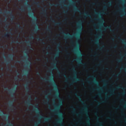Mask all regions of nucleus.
I'll use <instances>...</instances> for the list:
<instances>
[{"label":"nucleus","instance_id":"obj_1","mask_svg":"<svg viewBox=\"0 0 126 126\" xmlns=\"http://www.w3.org/2000/svg\"><path fill=\"white\" fill-rule=\"evenodd\" d=\"M80 24L78 25V28H81L82 30H83V20H81V22H79Z\"/></svg>","mask_w":126,"mask_h":126},{"label":"nucleus","instance_id":"obj_2","mask_svg":"<svg viewBox=\"0 0 126 126\" xmlns=\"http://www.w3.org/2000/svg\"><path fill=\"white\" fill-rule=\"evenodd\" d=\"M74 73H75V76L77 78H78V79H79L80 78V77H79V76H78V72H77V71H76V69H75V67L74 66Z\"/></svg>","mask_w":126,"mask_h":126},{"label":"nucleus","instance_id":"obj_3","mask_svg":"<svg viewBox=\"0 0 126 126\" xmlns=\"http://www.w3.org/2000/svg\"><path fill=\"white\" fill-rule=\"evenodd\" d=\"M43 13L42 14H44L45 17H48V13L47 12V9L45 10L44 8H42Z\"/></svg>","mask_w":126,"mask_h":126},{"label":"nucleus","instance_id":"obj_4","mask_svg":"<svg viewBox=\"0 0 126 126\" xmlns=\"http://www.w3.org/2000/svg\"><path fill=\"white\" fill-rule=\"evenodd\" d=\"M110 94H111L112 95H114V94H116V92L115 90L111 89H110Z\"/></svg>","mask_w":126,"mask_h":126},{"label":"nucleus","instance_id":"obj_5","mask_svg":"<svg viewBox=\"0 0 126 126\" xmlns=\"http://www.w3.org/2000/svg\"><path fill=\"white\" fill-rule=\"evenodd\" d=\"M68 49V47H66L65 52H66L67 55H68V56H70V55H71V53L67 51V49Z\"/></svg>","mask_w":126,"mask_h":126},{"label":"nucleus","instance_id":"obj_6","mask_svg":"<svg viewBox=\"0 0 126 126\" xmlns=\"http://www.w3.org/2000/svg\"><path fill=\"white\" fill-rule=\"evenodd\" d=\"M78 43L79 45L80 52H81V44L80 43V39L78 40Z\"/></svg>","mask_w":126,"mask_h":126},{"label":"nucleus","instance_id":"obj_7","mask_svg":"<svg viewBox=\"0 0 126 126\" xmlns=\"http://www.w3.org/2000/svg\"><path fill=\"white\" fill-rule=\"evenodd\" d=\"M85 107L86 108H87L88 110V112H87V114H88V117H89V119H90V115H89V108L88 107V106H87V105H85Z\"/></svg>","mask_w":126,"mask_h":126},{"label":"nucleus","instance_id":"obj_8","mask_svg":"<svg viewBox=\"0 0 126 126\" xmlns=\"http://www.w3.org/2000/svg\"><path fill=\"white\" fill-rule=\"evenodd\" d=\"M73 5H75V6L76 7V8H75V11H76V10H79L80 11V9L77 8L78 7H77V5H76V3H74L73 4Z\"/></svg>","mask_w":126,"mask_h":126},{"label":"nucleus","instance_id":"obj_9","mask_svg":"<svg viewBox=\"0 0 126 126\" xmlns=\"http://www.w3.org/2000/svg\"><path fill=\"white\" fill-rule=\"evenodd\" d=\"M103 82H104L105 83H106V87H107V85H108L109 84V81L108 80H104L103 81Z\"/></svg>","mask_w":126,"mask_h":126},{"label":"nucleus","instance_id":"obj_10","mask_svg":"<svg viewBox=\"0 0 126 126\" xmlns=\"http://www.w3.org/2000/svg\"><path fill=\"white\" fill-rule=\"evenodd\" d=\"M71 108H72L73 109H74L75 110V112H74L75 114H78L77 111H76V110H75V107H74V105H71Z\"/></svg>","mask_w":126,"mask_h":126},{"label":"nucleus","instance_id":"obj_11","mask_svg":"<svg viewBox=\"0 0 126 126\" xmlns=\"http://www.w3.org/2000/svg\"><path fill=\"white\" fill-rule=\"evenodd\" d=\"M16 24H17V25H19V28H20V29H23V27H22L21 26H20V23H16Z\"/></svg>","mask_w":126,"mask_h":126},{"label":"nucleus","instance_id":"obj_12","mask_svg":"<svg viewBox=\"0 0 126 126\" xmlns=\"http://www.w3.org/2000/svg\"><path fill=\"white\" fill-rule=\"evenodd\" d=\"M10 15H11L10 18L12 19V20H13V19H14V15L12 14V12H11Z\"/></svg>","mask_w":126,"mask_h":126},{"label":"nucleus","instance_id":"obj_13","mask_svg":"<svg viewBox=\"0 0 126 126\" xmlns=\"http://www.w3.org/2000/svg\"><path fill=\"white\" fill-rule=\"evenodd\" d=\"M55 44H56V45L58 46V48H60V47H61L62 45V43H61V42H59V43H57V42H55Z\"/></svg>","mask_w":126,"mask_h":126},{"label":"nucleus","instance_id":"obj_14","mask_svg":"<svg viewBox=\"0 0 126 126\" xmlns=\"http://www.w3.org/2000/svg\"><path fill=\"white\" fill-rule=\"evenodd\" d=\"M4 37H7V38H9V37H10V35L8 34V33H5L4 34Z\"/></svg>","mask_w":126,"mask_h":126},{"label":"nucleus","instance_id":"obj_15","mask_svg":"<svg viewBox=\"0 0 126 126\" xmlns=\"http://www.w3.org/2000/svg\"><path fill=\"white\" fill-rule=\"evenodd\" d=\"M36 39H38V41H42V42H43V39H41L39 35H38V37L36 38Z\"/></svg>","mask_w":126,"mask_h":126},{"label":"nucleus","instance_id":"obj_16","mask_svg":"<svg viewBox=\"0 0 126 126\" xmlns=\"http://www.w3.org/2000/svg\"><path fill=\"white\" fill-rule=\"evenodd\" d=\"M80 61H81L82 63H83V64H84L85 66H86L87 63H83V61H82V59H80Z\"/></svg>","mask_w":126,"mask_h":126},{"label":"nucleus","instance_id":"obj_17","mask_svg":"<svg viewBox=\"0 0 126 126\" xmlns=\"http://www.w3.org/2000/svg\"><path fill=\"white\" fill-rule=\"evenodd\" d=\"M60 29H61V30H62V32H63V34H64L65 32H64V31H63V27H61L60 28Z\"/></svg>","mask_w":126,"mask_h":126},{"label":"nucleus","instance_id":"obj_18","mask_svg":"<svg viewBox=\"0 0 126 126\" xmlns=\"http://www.w3.org/2000/svg\"><path fill=\"white\" fill-rule=\"evenodd\" d=\"M100 15L101 16V19L103 21H105V19H104V17H103V14H101Z\"/></svg>","mask_w":126,"mask_h":126},{"label":"nucleus","instance_id":"obj_19","mask_svg":"<svg viewBox=\"0 0 126 126\" xmlns=\"http://www.w3.org/2000/svg\"><path fill=\"white\" fill-rule=\"evenodd\" d=\"M26 89H27V90H28L29 92H30V88L27 86L26 87Z\"/></svg>","mask_w":126,"mask_h":126},{"label":"nucleus","instance_id":"obj_20","mask_svg":"<svg viewBox=\"0 0 126 126\" xmlns=\"http://www.w3.org/2000/svg\"><path fill=\"white\" fill-rule=\"evenodd\" d=\"M55 104H56V107H60V104H59V103H56V101H55Z\"/></svg>","mask_w":126,"mask_h":126},{"label":"nucleus","instance_id":"obj_21","mask_svg":"<svg viewBox=\"0 0 126 126\" xmlns=\"http://www.w3.org/2000/svg\"><path fill=\"white\" fill-rule=\"evenodd\" d=\"M48 31H49L50 32H51V33H53V32L51 31V29H50V28H48Z\"/></svg>","mask_w":126,"mask_h":126},{"label":"nucleus","instance_id":"obj_22","mask_svg":"<svg viewBox=\"0 0 126 126\" xmlns=\"http://www.w3.org/2000/svg\"><path fill=\"white\" fill-rule=\"evenodd\" d=\"M85 14H86V15H89V12H88V11H86L85 12Z\"/></svg>","mask_w":126,"mask_h":126},{"label":"nucleus","instance_id":"obj_23","mask_svg":"<svg viewBox=\"0 0 126 126\" xmlns=\"http://www.w3.org/2000/svg\"><path fill=\"white\" fill-rule=\"evenodd\" d=\"M100 96L101 97V99L102 100V101H103L104 102H105V99H104V98H103V97H102V94H100Z\"/></svg>","mask_w":126,"mask_h":126},{"label":"nucleus","instance_id":"obj_24","mask_svg":"<svg viewBox=\"0 0 126 126\" xmlns=\"http://www.w3.org/2000/svg\"><path fill=\"white\" fill-rule=\"evenodd\" d=\"M47 99H48V101L47 102V104H49V101H50V98H49V97L47 96Z\"/></svg>","mask_w":126,"mask_h":126},{"label":"nucleus","instance_id":"obj_25","mask_svg":"<svg viewBox=\"0 0 126 126\" xmlns=\"http://www.w3.org/2000/svg\"><path fill=\"white\" fill-rule=\"evenodd\" d=\"M108 4L109 5H112V4H113V2H111V3L110 2H109Z\"/></svg>","mask_w":126,"mask_h":126},{"label":"nucleus","instance_id":"obj_26","mask_svg":"<svg viewBox=\"0 0 126 126\" xmlns=\"http://www.w3.org/2000/svg\"><path fill=\"white\" fill-rule=\"evenodd\" d=\"M118 47V44H116L115 46H114V48L115 49H117V47Z\"/></svg>","mask_w":126,"mask_h":126},{"label":"nucleus","instance_id":"obj_27","mask_svg":"<svg viewBox=\"0 0 126 126\" xmlns=\"http://www.w3.org/2000/svg\"><path fill=\"white\" fill-rule=\"evenodd\" d=\"M61 126H64V124L63 123V122H62Z\"/></svg>","mask_w":126,"mask_h":126},{"label":"nucleus","instance_id":"obj_28","mask_svg":"<svg viewBox=\"0 0 126 126\" xmlns=\"http://www.w3.org/2000/svg\"><path fill=\"white\" fill-rule=\"evenodd\" d=\"M91 30L92 31L91 32V34L92 35V34H93V32H92V31H93V30L92 29V28H91Z\"/></svg>","mask_w":126,"mask_h":126},{"label":"nucleus","instance_id":"obj_29","mask_svg":"<svg viewBox=\"0 0 126 126\" xmlns=\"http://www.w3.org/2000/svg\"><path fill=\"white\" fill-rule=\"evenodd\" d=\"M38 3H39V2H36V1H34V4H38Z\"/></svg>","mask_w":126,"mask_h":126},{"label":"nucleus","instance_id":"obj_30","mask_svg":"<svg viewBox=\"0 0 126 126\" xmlns=\"http://www.w3.org/2000/svg\"><path fill=\"white\" fill-rule=\"evenodd\" d=\"M123 40H124L125 43H126V38H123Z\"/></svg>","mask_w":126,"mask_h":126},{"label":"nucleus","instance_id":"obj_31","mask_svg":"<svg viewBox=\"0 0 126 126\" xmlns=\"http://www.w3.org/2000/svg\"><path fill=\"white\" fill-rule=\"evenodd\" d=\"M11 106H12V107H13V108H15V106H14V105H13V104H12Z\"/></svg>","mask_w":126,"mask_h":126},{"label":"nucleus","instance_id":"obj_32","mask_svg":"<svg viewBox=\"0 0 126 126\" xmlns=\"http://www.w3.org/2000/svg\"><path fill=\"white\" fill-rule=\"evenodd\" d=\"M99 36H102V33H99L98 34Z\"/></svg>","mask_w":126,"mask_h":126},{"label":"nucleus","instance_id":"obj_33","mask_svg":"<svg viewBox=\"0 0 126 126\" xmlns=\"http://www.w3.org/2000/svg\"><path fill=\"white\" fill-rule=\"evenodd\" d=\"M118 62H123V59L120 60H118Z\"/></svg>","mask_w":126,"mask_h":126},{"label":"nucleus","instance_id":"obj_34","mask_svg":"<svg viewBox=\"0 0 126 126\" xmlns=\"http://www.w3.org/2000/svg\"><path fill=\"white\" fill-rule=\"evenodd\" d=\"M38 105L37 106H35V108H36V109H38V110H39V107H38Z\"/></svg>","mask_w":126,"mask_h":126},{"label":"nucleus","instance_id":"obj_35","mask_svg":"<svg viewBox=\"0 0 126 126\" xmlns=\"http://www.w3.org/2000/svg\"><path fill=\"white\" fill-rule=\"evenodd\" d=\"M82 84L83 85H85V84H84V83H83V81H82Z\"/></svg>","mask_w":126,"mask_h":126},{"label":"nucleus","instance_id":"obj_36","mask_svg":"<svg viewBox=\"0 0 126 126\" xmlns=\"http://www.w3.org/2000/svg\"><path fill=\"white\" fill-rule=\"evenodd\" d=\"M66 82H67L68 83H69V82H68V80L67 79V78H66Z\"/></svg>","mask_w":126,"mask_h":126},{"label":"nucleus","instance_id":"obj_37","mask_svg":"<svg viewBox=\"0 0 126 126\" xmlns=\"http://www.w3.org/2000/svg\"><path fill=\"white\" fill-rule=\"evenodd\" d=\"M59 112H60V113H63V112L62 111V110H61V109H59Z\"/></svg>","mask_w":126,"mask_h":126},{"label":"nucleus","instance_id":"obj_38","mask_svg":"<svg viewBox=\"0 0 126 126\" xmlns=\"http://www.w3.org/2000/svg\"><path fill=\"white\" fill-rule=\"evenodd\" d=\"M119 40H122V37H121V36H119Z\"/></svg>","mask_w":126,"mask_h":126},{"label":"nucleus","instance_id":"obj_39","mask_svg":"<svg viewBox=\"0 0 126 126\" xmlns=\"http://www.w3.org/2000/svg\"><path fill=\"white\" fill-rule=\"evenodd\" d=\"M63 74V75H64V76H65V78H66V74L64 73V74Z\"/></svg>","mask_w":126,"mask_h":126},{"label":"nucleus","instance_id":"obj_40","mask_svg":"<svg viewBox=\"0 0 126 126\" xmlns=\"http://www.w3.org/2000/svg\"><path fill=\"white\" fill-rule=\"evenodd\" d=\"M68 97L69 98H72V97L70 95H68Z\"/></svg>","mask_w":126,"mask_h":126},{"label":"nucleus","instance_id":"obj_41","mask_svg":"<svg viewBox=\"0 0 126 126\" xmlns=\"http://www.w3.org/2000/svg\"><path fill=\"white\" fill-rule=\"evenodd\" d=\"M93 4H94V5H96V2H93Z\"/></svg>","mask_w":126,"mask_h":126},{"label":"nucleus","instance_id":"obj_42","mask_svg":"<svg viewBox=\"0 0 126 126\" xmlns=\"http://www.w3.org/2000/svg\"><path fill=\"white\" fill-rule=\"evenodd\" d=\"M36 21H38V18L37 17L35 18Z\"/></svg>","mask_w":126,"mask_h":126},{"label":"nucleus","instance_id":"obj_43","mask_svg":"<svg viewBox=\"0 0 126 126\" xmlns=\"http://www.w3.org/2000/svg\"><path fill=\"white\" fill-rule=\"evenodd\" d=\"M21 10H25V9H23V8H21Z\"/></svg>","mask_w":126,"mask_h":126},{"label":"nucleus","instance_id":"obj_44","mask_svg":"<svg viewBox=\"0 0 126 126\" xmlns=\"http://www.w3.org/2000/svg\"><path fill=\"white\" fill-rule=\"evenodd\" d=\"M106 97H107V100H109V99H110V97H108V96H106Z\"/></svg>","mask_w":126,"mask_h":126},{"label":"nucleus","instance_id":"obj_45","mask_svg":"<svg viewBox=\"0 0 126 126\" xmlns=\"http://www.w3.org/2000/svg\"><path fill=\"white\" fill-rule=\"evenodd\" d=\"M52 20H53V21H54V22H56V21L54 20V19H53V18H52Z\"/></svg>","mask_w":126,"mask_h":126},{"label":"nucleus","instance_id":"obj_46","mask_svg":"<svg viewBox=\"0 0 126 126\" xmlns=\"http://www.w3.org/2000/svg\"><path fill=\"white\" fill-rule=\"evenodd\" d=\"M124 12L125 13V15H126V10H124Z\"/></svg>","mask_w":126,"mask_h":126},{"label":"nucleus","instance_id":"obj_47","mask_svg":"<svg viewBox=\"0 0 126 126\" xmlns=\"http://www.w3.org/2000/svg\"><path fill=\"white\" fill-rule=\"evenodd\" d=\"M4 88L5 89H7V87L4 86Z\"/></svg>","mask_w":126,"mask_h":126},{"label":"nucleus","instance_id":"obj_48","mask_svg":"<svg viewBox=\"0 0 126 126\" xmlns=\"http://www.w3.org/2000/svg\"><path fill=\"white\" fill-rule=\"evenodd\" d=\"M96 115H97V117H99V115H98V112H96Z\"/></svg>","mask_w":126,"mask_h":126},{"label":"nucleus","instance_id":"obj_49","mask_svg":"<svg viewBox=\"0 0 126 126\" xmlns=\"http://www.w3.org/2000/svg\"><path fill=\"white\" fill-rule=\"evenodd\" d=\"M57 121H58V122H60V119H59V118L58 119H57Z\"/></svg>","mask_w":126,"mask_h":126},{"label":"nucleus","instance_id":"obj_50","mask_svg":"<svg viewBox=\"0 0 126 126\" xmlns=\"http://www.w3.org/2000/svg\"><path fill=\"white\" fill-rule=\"evenodd\" d=\"M109 27H110V29H112V26H109Z\"/></svg>","mask_w":126,"mask_h":126},{"label":"nucleus","instance_id":"obj_51","mask_svg":"<svg viewBox=\"0 0 126 126\" xmlns=\"http://www.w3.org/2000/svg\"><path fill=\"white\" fill-rule=\"evenodd\" d=\"M65 12H66V13H67L68 12V11H65Z\"/></svg>","mask_w":126,"mask_h":126},{"label":"nucleus","instance_id":"obj_52","mask_svg":"<svg viewBox=\"0 0 126 126\" xmlns=\"http://www.w3.org/2000/svg\"><path fill=\"white\" fill-rule=\"evenodd\" d=\"M37 73H38V74H40V72H39V71H37Z\"/></svg>","mask_w":126,"mask_h":126},{"label":"nucleus","instance_id":"obj_53","mask_svg":"<svg viewBox=\"0 0 126 126\" xmlns=\"http://www.w3.org/2000/svg\"><path fill=\"white\" fill-rule=\"evenodd\" d=\"M62 25V22L59 23V25Z\"/></svg>","mask_w":126,"mask_h":126},{"label":"nucleus","instance_id":"obj_54","mask_svg":"<svg viewBox=\"0 0 126 126\" xmlns=\"http://www.w3.org/2000/svg\"><path fill=\"white\" fill-rule=\"evenodd\" d=\"M31 63H30V68H31Z\"/></svg>","mask_w":126,"mask_h":126},{"label":"nucleus","instance_id":"obj_55","mask_svg":"<svg viewBox=\"0 0 126 126\" xmlns=\"http://www.w3.org/2000/svg\"><path fill=\"white\" fill-rule=\"evenodd\" d=\"M102 126H104V124L103 123L101 124Z\"/></svg>","mask_w":126,"mask_h":126},{"label":"nucleus","instance_id":"obj_56","mask_svg":"<svg viewBox=\"0 0 126 126\" xmlns=\"http://www.w3.org/2000/svg\"><path fill=\"white\" fill-rule=\"evenodd\" d=\"M100 75H103V74L102 73H100Z\"/></svg>","mask_w":126,"mask_h":126},{"label":"nucleus","instance_id":"obj_57","mask_svg":"<svg viewBox=\"0 0 126 126\" xmlns=\"http://www.w3.org/2000/svg\"><path fill=\"white\" fill-rule=\"evenodd\" d=\"M96 70H94V72H96Z\"/></svg>","mask_w":126,"mask_h":126},{"label":"nucleus","instance_id":"obj_58","mask_svg":"<svg viewBox=\"0 0 126 126\" xmlns=\"http://www.w3.org/2000/svg\"><path fill=\"white\" fill-rule=\"evenodd\" d=\"M93 89L94 90H95V88H94V87H93Z\"/></svg>","mask_w":126,"mask_h":126},{"label":"nucleus","instance_id":"obj_59","mask_svg":"<svg viewBox=\"0 0 126 126\" xmlns=\"http://www.w3.org/2000/svg\"><path fill=\"white\" fill-rule=\"evenodd\" d=\"M94 100H97V98L96 97H94Z\"/></svg>","mask_w":126,"mask_h":126},{"label":"nucleus","instance_id":"obj_60","mask_svg":"<svg viewBox=\"0 0 126 126\" xmlns=\"http://www.w3.org/2000/svg\"><path fill=\"white\" fill-rule=\"evenodd\" d=\"M67 19V17H66L65 19V20H66Z\"/></svg>","mask_w":126,"mask_h":126},{"label":"nucleus","instance_id":"obj_61","mask_svg":"<svg viewBox=\"0 0 126 126\" xmlns=\"http://www.w3.org/2000/svg\"><path fill=\"white\" fill-rule=\"evenodd\" d=\"M85 18H87V16H85Z\"/></svg>","mask_w":126,"mask_h":126},{"label":"nucleus","instance_id":"obj_62","mask_svg":"<svg viewBox=\"0 0 126 126\" xmlns=\"http://www.w3.org/2000/svg\"><path fill=\"white\" fill-rule=\"evenodd\" d=\"M110 114H111V115H112V111H110Z\"/></svg>","mask_w":126,"mask_h":126},{"label":"nucleus","instance_id":"obj_63","mask_svg":"<svg viewBox=\"0 0 126 126\" xmlns=\"http://www.w3.org/2000/svg\"><path fill=\"white\" fill-rule=\"evenodd\" d=\"M17 72H18V73L19 74V71H17Z\"/></svg>","mask_w":126,"mask_h":126},{"label":"nucleus","instance_id":"obj_64","mask_svg":"<svg viewBox=\"0 0 126 126\" xmlns=\"http://www.w3.org/2000/svg\"><path fill=\"white\" fill-rule=\"evenodd\" d=\"M93 82L92 81H91V84H92Z\"/></svg>","mask_w":126,"mask_h":126}]
</instances>
